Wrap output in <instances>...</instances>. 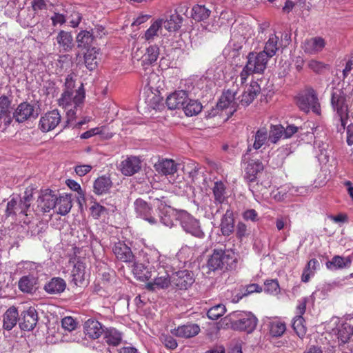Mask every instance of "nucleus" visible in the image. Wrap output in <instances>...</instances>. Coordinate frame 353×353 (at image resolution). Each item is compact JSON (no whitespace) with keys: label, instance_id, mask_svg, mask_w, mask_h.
<instances>
[{"label":"nucleus","instance_id":"c03bdc74","mask_svg":"<svg viewBox=\"0 0 353 353\" xmlns=\"http://www.w3.org/2000/svg\"><path fill=\"white\" fill-rule=\"evenodd\" d=\"M94 37L87 30H82L77 36V42L79 48H88L92 44Z\"/></svg>","mask_w":353,"mask_h":353},{"label":"nucleus","instance_id":"2f4dec72","mask_svg":"<svg viewBox=\"0 0 353 353\" xmlns=\"http://www.w3.org/2000/svg\"><path fill=\"white\" fill-rule=\"evenodd\" d=\"M352 263V259L350 256L343 257L336 255L332 257L331 261L326 263V268L330 270H336L350 268Z\"/></svg>","mask_w":353,"mask_h":353},{"label":"nucleus","instance_id":"603ef678","mask_svg":"<svg viewBox=\"0 0 353 353\" xmlns=\"http://www.w3.org/2000/svg\"><path fill=\"white\" fill-rule=\"evenodd\" d=\"M163 25V19L155 21L145 33V39L148 41L154 39L155 36L158 35V32Z\"/></svg>","mask_w":353,"mask_h":353},{"label":"nucleus","instance_id":"4d7b16f0","mask_svg":"<svg viewBox=\"0 0 353 353\" xmlns=\"http://www.w3.org/2000/svg\"><path fill=\"white\" fill-rule=\"evenodd\" d=\"M144 79L150 89H154L157 87L160 78L156 72H151L144 77Z\"/></svg>","mask_w":353,"mask_h":353},{"label":"nucleus","instance_id":"a878e982","mask_svg":"<svg viewBox=\"0 0 353 353\" xmlns=\"http://www.w3.org/2000/svg\"><path fill=\"white\" fill-rule=\"evenodd\" d=\"M66 285L64 279L60 277H54L44 285L43 290L48 294L58 295L65 291Z\"/></svg>","mask_w":353,"mask_h":353},{"label":"nucleus","instance_id":"423d86ee","mask_svg":"<svg viewBox=\"0 0 353 353\" xmlns=\"http://www.w3.org/2000/svg\"><path fill=\"white\" fill-rule=\"evenodd\" d=\"M296 104L302 111L310 112L312 110L314 113L320 114V104L315 91L313 89L307 90L296 97Z\"/></svg>","mask_w":353,"mask_h":353},{"label":"nucleus","instance_id":"79ce46f5","mask_svg":"<svg viewBox=\"0 0 353 353\" xmlns=\"http://www.w3.org/2000/svg\"><path fill=\"white\" fill-rule=\"evenodd\" d=\"M202 105L197 100L190 99L188 98L187 102L183 107L185 115L192 117L198 114L202 110Z\"/></svg>","mask_w":353,"mask_h":353},{"label":"nucleus","instance_id":"a19ab883","mask_svg":"<svg viewBox=\"0 0 353 353\" xmlns=\"http://www.w3.org/2000/svg\"><path fill=\"white\" fill-rule=\"evenodd\" d=\"M56 208L57 212L61 215L67 214L71 210L72 201L69 195L65 194L58 197Z\"/></svg>","mask_w":353,"mask_h":353},{"label":"nucleus","instance_id":"9d476101","mask_svg":"<svg viewBox=\"0 0 353 353\" xmlns=\"http://www.w3.org/2000/svg\"><path fill=\"white\" fill-rule=\"evenodd\" d=\"M61 116L57 110L46 112L39 120V128L47 132L54 130L61 122Z\"/></svg>","mask_w":353,"mask_h":353},{"label":"nucleus","instance_id":"774afa93","mask_svg":"<svg viewBox=\"0 0 353 353\" xmlns=\"http://www.w3.org/2000/svg\"><path fill=\"white\" fill-rule=\"evenodd\" d=\"M243 218L246 221L256 222L258 221V213L254 209H249L243 213Z\"/></svg>","mask_w":353,"mask_h":353},{"label":"nucleus","instance_id":"393cba45","mask_svg":"<svg viewBox=\"0 0 353 353\" xmlns=\"http://www.w3.org/2000/svg\"><path fill=\"white\" fill-rule=\"evenodd\" d=\"M236 90L234 88L228 89L221 95L218 105L221 109L231 108L234 110L240 105L239 99H236Z\"/></svg>","mask_w":353,"mask_h":353},{"label":"nucleus","instance_id":"49530a36","mask_svg":"<svg viewBox=\"0 0 353 353\" xmlns=\"http://www.w3.org/2000/svg\"><path fill=\"white\" fill-rule=\"evenodd\" d=\"M162 207L159 206V220L161 223L168 227H172L174 225L173 218L171 214L172 210L166 205L161 204Z\"/></svg>","mask_w":353,"mask_h":353},{"label":"nucleus","instance_id":"5fc2aeb1","mask_svg":"<svg viewBox=\"0 0 353 353\" xmlns=\"http://www.w3.org/2000/svg\"><path fill=\"white\" fill-rule=\"evenodd\" d=\"M275 225L279 231L285 229L290 230L291 227V220L288 216L280 215L276 218Z\"/></svg>","mask_w":353,"mask_h":353},{"label":"nucleus","instance_id":"338daca9","mask_svg":"<svg viewBox=\"0 0 353 353\" xmlns=\"http://www.w3.org/2000/svg\"><path fill=\"white\" fill-rule=\"evenodd\" d=\"M50 19L53 26H56L57 25H63L66 21L65 16L59 12H54V14L51 17Z\"/></svg>","mask_w":353,"mask_h":353},{"label":"nucleus","instance_id":"7ed1b4c3","mask_svg":"<svg viewBox=\"0 0 353 353\" xmlns=\"http://www.w3.org/2000/svg\"><path fill=\"white\" fill-rule=\"evenodd\" d=\"M331 105L335 112V117L341 123V126L337 128V131L342 132L345 129L349 119V108L347 103L346 94L341 89L332 90Z\"/></svg>","mask_w":353,"mask_h":353},{"label":"nucleus","instance_id":"5701e85b","mask_svg":"<svg viewBox=\"0 0 353 353\" xmlns=\"http://www.w3.org/2000/svg\"><path fill=\"white\" fill-rule=\"evenodd\" d=\"M119 168L122 174L132 176L141 169V161L136 157H130L121 162Z\"/></svg>","mask_w":353,"mask_h":353},{"label":"nucleus","instance_id":"6ab92c4d","mask_svg":"<svg viewBox=\"0 0 353 353\" xmlns=\"http://www.w3.org/2000/svg\"><path fill=\"white\" fill-rule=\"evenodd\" d=\"M38 321V314L34 307H29L21 313L20 327L23 330H32Z\"/></svg>","mask_w":353,"mask_h":353},{"label":"nucleus","instance_id":"4be33fe9","mask_svg":"<svg viewBox=\"0 0 353 353\" xmlns=\"http://www.w3.org/2000/svg\"><path fill=\"white\" fill-rule=\"evenodd\" d=\"M264 169L263 164L259 160H251L245 168L246 180L250 182H255L262 174Z\"/></svg>","mask_w":353,"mask_h":353},{"label":"nucleus","instance_id":"a211bd4d","mask_svg":"<svg viewBox=\"0 0 353 353\" xmlns=\"http://www.w3.org/2000/svg\"><path fill=\"white\" fill-rule=\"evenodd\" d=\"M261 87L256 81H252L250 85H246L239 99V103L243 106L250 105L260 93Z\"/></svg>","mask_w":353,"mask_h":353},{"label":"nucleus","instance_id":"8fccbe9b","mask_svg":"<svg viewBox=\"0 0 353 353\" xmlns=\"http://www.w3.org/2000/svg\"><path fill=\"white\" fill-rule=\"evenodd\" d=\"M214 200L216 203L221 204L225 200V186L221 181H216L212 188Z\"/></svg>","mask_w":353,"mask_h":353},{"label":"nucleus","instance_id":"7c9ffc66","mask_svg":"<svg viewBox=\"0 0 353 353\" xmlns=\"http://www.w3.org/2000/svg\"><path fill=\"white\" fill-rule=\"evenodd\" d=\"M72 281L77 286L85 283V265L83 263L77 261L72 270Z\"/></svg>","mask_w":353,"mask_h":353},{"label":"nucleus","instance_id":"58836bf2","mask_svg":"<svg viewBox=\"0 0 353 353\" xmlns=\"http://www.w3.org/2000/svg\"><path fill=\"white\" fill-rule=\"evenodd\" d=\"M23 205L19 201H17L15 199H12L7 203V207L6 210V215L7 216H12L17 215H25L27 216L28 210H21Z\"/></svg>","mask_w":353,"mask_h":353},{"label":"nucleus","instance_id":"1a4fd4ad","mask_svg":"<svg viewBox=\"0 0 353 353\" xmlns=\"http://www.w3.org/2000/svg\"><path fill=\"white\" fill-rule=\"evenodd\" d=\"M58 196L54 192L49 189L41 190L40 194L37 199L38 207L43 212H48L51 210L56 208Z\"/></svg>","mask_w":353,"mask_h":353},{"label":"nucleus","instance_id":"37998d69","mask_svg":"<svg viewBox=\"0 0 353 353\" xmlns=\"http://www.w3.org/2000/svg\"><path fill=\"white\" fill-rule=\"evenodd\" d=\"M112 185V182L109 177H99L94 183V190L97 194H102L109 190Z\"/></svg>","mask_w":353,"mask_h":353},{"label":"nucleus","instance_id":"de8ad7c7","mask_svg":"<svg viewBox=\"0 0 353 353\" xmlns=\"http://www.w3.org/2000/svg\"><path fill=\"white\" fill-rule=\"evenodd\" d=\"M284 127L281 125H271L268 131L269 141L276 144L283 135Z\"/></svg>","mask_w":353,"mask_h":353},{"label":"nucleus","instance_id":"473e14b6","mask_svg":"<svg viewBox=\"0 0 353 353\" xmlns=\"http://www.w3.org/2000/svg\"><path fill=\"white\" fill-rule=\"evenodd\" d=\"M19 320V314L17 308L11 307L3 314V327L5 330L10 331L17 325Z\"/></svg>","mask_w":353,"mask_h":353},{"label":"nucleus","instance_id":"ddd939ff","mask_svg":"<svg viewBox=\"0 0 353 353\" xmlns=\"http://www.w3.org/2000/svg\"><path fill=\"white\" fill-rule=\"evenodd\" d=\"M112 252L116 258L125 263H134V256L132 254L131 248L128 247L124 242L119 241L114 243Z\"/></svg>","mask_w":353,"mask_h":353},{"label":"nucleus","instance_id":"c85d7f7f","mask_svg":"<svg viewBox=\"0 0 353 353\" xmlns=\"http://www.w3.org/2000/svg\"><path fill=\"white\" fill-rule=\"evenodd\" d=\"M267 326L272 337H280L286 330L285 323L278 318L269 319Z\"/></svg>","mask_w":353,"mask_h":353},{"label":"nucleus","instance_id":"69168bd1","mask_svg":"<svg viewBox=\"0 0 353 353\" xmlns=\"http://www.w3.org/2000/svg\"><path fill=\"white\" fill-rule=\"evenodd\" d=\"M279 288L277 280H267L265 282L264 290L268 293H275Z\"/></svg>","mask_w":353,"mask_h":353},{"label":"nucleus","instance_id":"09e8293b","mask_svg":"<svg viewBox=\"0 0 353 353\" xmlns=\"http://www.w3.org/2000/svg\"><path fill=\"white\" fill-rule=\"evenodd\" d=\"M159 48L157 45H151L146 49V52L143 56V62L152 64L156 62L159 56Z\"/></svg>","mask_w":353,"mask_h":353},{"label":"nucleus","instance_id":"39448f33","mask_svg":"<svg viewBox=\"0 0 353 353\" xmlns=\"http://www.w3.org/2000/svg\"><path fill=\"white\" fill-rule=\"evenodd\" d=\"M176 219L186 233L198 239L205 237V233L201 228L199 221L186 211L179 212Z\"/></svg>","mask_w":353,"mask_h":353},{"label":"nucleus","instance_id":"680f3d73","mask_svg":"<svg viewBox=\"0 0 353 353\" xmlns=\"http://www.w3.org/2000/svg\"><path fill=\"white\" fill-rule=\"evenodd\" d=\"M250 234L247 225L243 222H239L236 228V236L237 239L242 240Z\"/></svg>","mask_w":353,"mask_h":353},{"label":"nucleus","instance_id":"aec40b11","mask_svg":"<svg viewBox=\"0 0 353 353\" xmlns=\"http://www.w3.org/2000/svg\"><path fill=\"white\" fill-rule=\"evenodd\" d=\"M188 93L185 90H178L170 94L166 99V105L170 110L183 108L188 100Z\"/></svg>","mask_w":353,"mask_h":353},{"label":"nucleus","instance_id":"6e6d98bb","mask_svg":"<svg viewBox=\"0 0 353 353\" xmlns=\"http://www.w3.org/2000/svg\"><path fill=\"white\" fill-rule=\"evenodd\" d=\"M33 200V190L32 189H26L24 192L23 196L20 199L19 201L23 205L22 211L28 210L30 207L31 203Z\"/></svg>","mask_w":353,"mask_h":353},{"label":"nucleus","instance_id":"a18cd8bd","mask_svg":"<svg viewBox=\"0 0 353 353\" xmlns=\"http://www.w3.org/2000/svg\"><path fill=\"white\" fill-rule=\"evenodd\" d=\"M319 265V262L316 259L310 260L303 271L301 281L304 283L309 281L310 277L314 275Z\"/></svg>","mask_w":353,"mask_h":353},{"label":"nucleus","instance_id":"f257e3e1","mask_svg":"<svg viewBox=\"0 0 353 353\" xmlns=\"http://www.w3.org/2000/svg\"><path fill=\"white\" fill-rule=\"evenodd\" d=\"M165 261V256H161L157 250L150 249L143 252L142 263H134L132 272L142 281L154 277V281L146 285L150 290H154L155 287L166 288L170 283V278Z\"/></svg>","mask_w":353,"mask_h":353},{"label":"nucleus","instance_id":"13d9d810","mask_svg":"<svg viewBox=\"0 0 353 353\" xmlns=\"http://www.w3.org/2000/svg\"><path fill=\"white\" fill-rule=\"evenodd\" d=\"M160 340L166 348L170 350H174L177 347L176 341L170 335L162 334Z\"/></svg>","mask_w":353,"mask_h":353},{"label":"nucleus","instance_id":"c756f323","mask_svg":"<svg viewBox=\"0 0 353 353\" xmlns=\"http://www.w3.org/2000/svg\"><path fill=\"white\" fill-rule=\"evenodd\" d=\"M56 40L60 50L69 52L73 47V37L70 32L61 30L59 32Z\"/></svg>","mask_w":353,"mask_h":353},{"label":"nucleus","instance_id":"052dcab7","mask_svg":"<svg viewBox=\"0 0 353 353\" xmlns=\"http://www.w3.org/2000/svg\"><path fill=\"white\" fill-rule=\"evenodd\" d=\"M10 101L6 96L0 97V119L7 115L9 112Z\"/></svg>","mask_w":353,"mask_h":353},{"label":"nucleus","instance_id":"20e7f679","mask_svg":"<svg viewBox=\"0 0 353 353\" xmlns=\"http://www.w3.org/2000/svg\"><path fill=\"white\" fill-rule=\"evenodd\" d=\"M237 256L232 250L214 249L208 261V266L211 270H229L236 268Z\"/></svg>","mask_w":353,"mask_h":353},{"label":"nucleus","instance_id":"dca6fc26","mask_svg":"<svg viewBox=\"0 0 353 353\" xmlns=\"http://www.w3.org/2000/svg\"><path fill=\"white\" fill-rule=\"evenodd\" d=\"M103 325L94 319H89L83 324L85 335L92 340L98 339L104 332Z\"/></svg>","mask_w":353,"mask_h":353},{"label":"nucleus","instance_id":"72a5a7b5","mask_svg":"<svg viewBox=\"0 0 353 353\" xmlns=\"http://www.w3.org/2000/svg\"><path fill=\"white\" fill-rule=\"evenodd\" d=\"M234 223L233 212L228 209L223 214L220 225L223 235L229 236L234 232Z\"/></svg>","mask_w":353,"mask_h":353},{"label":"nucleus","instance_id":"864d4df0","mask_svg":"<svg viewBox=\"0 0 353 353\" xmlns=\"http://www.w3.org/2000/svg\"><path fill=\"white\" fill-rule=\"evenodd\" d=\"M226 311L225 306L223 304L216 305L208 311L207 315L209 319L216 320L222 316Z\"/></svg>","mask_w":353,"mask_h":353},{"label":"nucleus","instance_id":"412c9836","mask_svg":"<svg viewBox=\"0 0 353 353\" xmlns=\"http://www.w3.org/2000/svg\"><path fill=\"white\" fill-rule=\"evenodd\" d=\"M194 280L192 274L188 270L179 271L173 276L172 282L179 290H186Z\"/></svg>","mask_w":353,"mask_h":353},{"label":"nucleus","instance_id":"f8f14e48","mask_svg":"<svg viewBox=\"0 0 353 353\" xmlns=\"http://www.w3.org/2000/svg\"><path fill=\"white\" fill-rule=\"evenodd\" d=\"M337 321L336 327L332 329V333L336 336L339 344L344 345L348 343L353 336V326L338 319Z\"/></svg>","mask_w":353,"mask_h":353},{"label":"nucleus","instance_id":"6e6552de","mask_svg":"<svg viewBox=\"0 0 353 353\" xmlns=\"http://www.w3.org/2000/svg\"><path fill=\"white\" fill-rule=\"evenodd\" d=\"M246 69L256 74H262L267 68L269 57L261 51L259 52H251L248 54Z\"/></svg>","mask_w":353,"mask_h":353},{"label":"nucleus","instance_id":"f3484780","mask_svg":"<svg viewBox=\"0 0 353 353\" xmlns=\"http://www.w3.org/2000/svg\"><path fill=\"white\" fill-rule=\"evenodd\" d=\"M200 332V327L196 323H188L171 330L174 336L179 338L189 339L196 336Z\"/></svg>","mask_w":353,"mask_h":353},{"label":"nucleus","instance_id":"3c124183","mask_svg":"<svg viewBox=\"0 0 353 353\" xmlns=\"http://www.w3.org/2000/svg\"><path fill=\"white\" fill-rule=\"evenodd\" d=\"M304 323L305 320L301 315H297L296 316H295L292 322V327L296 334L301 339H303L306 334L307 328Z\"/></svg>","mask_w":353,"mask_h":353},{"label":"nucleus","instance_id":"0eeeda50","mask_svg":"<svg viewBox=\"0 0 353 353\" xmlns=\"http://www.w3.org/2000/svg\"><path fill=\"white\" fill-rule=\"evenodd\" d=\"M85 99V92L81 84L75 92L63 91L59 99V105L64 109L74 107L77 109L83 103Z\"/></svg>","mask_w":353,"mask_h":353},{"label":"nucleus","instance_id":"f704fd0d","mask_svg":"<svg viewBox=\"0 0 353 353\" xmlns=\"http://www.w3.org/2000/svg\"><path fill=\"white\" fill-rule=\"evenodd\" d=\"M37 279L32 275L22 276L19 281V288L26 293L32 294L37 290Z\"/></svg>","mask_w":353,"mask_h":353},{"label":"nucleus","instance_id":"4c0bfd02","mask_svg":"<svg viewBox=\"0 0 353 353\" xmlns=\"http://www.w3.org/2000/svg\"><path fill=\"white\" fill-rule=\"evenodd\" d=\"M211 10L203 5L196 4L192 8V18L198 22L206 21L210 16Z\"/></svg>","mask_w":353,"mask_h":353},{"label":"nucleus","instance_id":"4468645a","mask_svg":"<svg viewBox=\"0 0 353 353\" xmlns=\"http://www.w3.org/2000/svg\"><path fill=\"white\" fill-rule=\"evenodd\" d=\"M325 41L321 37L306 39L301 45L305 53L308 54H316L321 52L325 46Z\"/></svg>","mask_w":353,"mask_h":353},{"label":"nucleus","instance_id":"e433bc0d","mask_svg":"<svg viewBox=\"0 0 353 353\" xmlns=\"http://www.w3.org/2000/svg\"><path fill=\"white\" fill-rule=\"evenodd\" d=\"M183 21V19L180 14L173 13L170 15L169 19L166 20L163 19L162 26L169 32H175L181 27Z\"/></svg>","mask_w":353,"mask_h":353},{"label":"nucleus","instance_id":"b1692460","mask_svg":"<svg viewBox=\"0 0 353 353\" xmlns=\"http://www.w3.org/2000/svg\"><path fill=\"white\" fill-rule=\"evenodd\" d=\"M253 139L252 144L248 142L245 155L248 154L252 149L256 150L260 149L269 141L268 129L265 127L259 128L254 133Z\"/></svg>","mask_w":353,"mask_h":353},{"label":"nucleus","instance_id":"2eb2a0df","mask_svg":"<svg viewBox=\"0 0 353 353\" xmlns=\"http://www.w3.org/2000/svg\"><path fill=\"white\" fill-rule=\"evenodd\" d=\"M134 209L138 216L148 221L150 224L157 223V219L153 216V210L151 206L141 199H137L134 201Z\"/></svg>","mask_w":353,"mask_h":353},{"label":"nucleus","instance_id":"0e129e2a","mask_svg":"<svg viewBox=\"0 0 353 353\" xmlns=\"http://www.w3.org/2000/svg\"><path fill=\"white\" fill-rule=\"evenodd\" d=\"M90 210L92 217L96 219L100 218L104 213L106 212V209L103 206L97 203L92 205Z\"/></svg>","mask_w":353,"mask_h":353},{"label":"nucleus","instance_id":"bb28decb","mask_svg":"<svg viewBox=\"0 0 353 353\" xmlns=\"http://www.w3.org/2000/svg\"><path fill=\"white\" fill-rule=\"evenodd\" d=\"M157 172L164 175H171L176 172L178 163L174 160L163 159L159 160L154 165Z\"/></svg>","mask_w":353,"mask_h":353},{"label":"nucleus","instance_id":"9b49d317","mask_svg":"<svg viewBox=\"0 0 353 353\" xmlns=\"http://www.w3.org/2000/svg\"><path fill=\"white\" fill-rule=\"evenodd\" d=\"M38 116L35 106L28 102L21 103L16 108L13 117L19 123L36 118Z\"/></svg>","mask_w":353,"mask_h":353},{"label":"nucleus","instance_id":"f03ea898","mask_svg":"<svg viewBox=\"0 0 353 353\" xmlns=\"http://www.w3.org/2000/svg\"><path fill=\"white\" fill-rule=\"evenodd\" d=\"M224 320L227 325L235 331L252 333L256 328L258 319L250 312L234 311L227 315Z\"/></svg>","mask_w":353,"mask_h":353},{"label":"nucleus","instance_id":"ea45409f","mask_svg":"<svg viewBox=\"0 0 353 353\" xmlns=\"http://www.w3.org/2000/svg\"><path fill=\"white\" fill-rule=\"evenodd\" d=\"M84 58L85 66L90 70H94L100 60V58L99 57V52L94 48L88 49L87 52L85 54Z\"/></svg>","mask_w":353,"mask_h":353},{"label":"nucleus","instance_id":"e2e57ef3","mask_svg":"<svg viewBox=\"0 0 353 353\" xmlns=\"http://www.w3.org/2000/svg\"><path fill=\"white\" fill-rule=\"evenodd\" d=\"M75 75L72 73L67 75L65 79L64 91L75 92Z\"/></svg>","mask_w":353,"mask_h":353},{"label":"nucleus","instance_id":"cd10ccee","mask_svg":"<svg viewBox=\"0 0 353 353\" xmlns=\"http://www.w3.org/2000/svg\"><path fill=\"white\" fill-rule=\"evenodd\" d=\"M281 45V41L279 37L275 33H271L265 42L263 50L261 52L270 59L276 54Z\"/></svg>","mask_w":353,"mask_h":353},{"label":"nucleus","instance_id":"bf43d9fd","mask_svg":"<svg viewBox=\"0 0 353 353\" xmlns=\"http://www.w3.org/2000/svg\"><path fill=\"white\" fill-rule=\"evenodd\" d=\"M61 325L64 330L71 332L76 329L77 323L72 316H65L61 320Z\"/></svg>","mask_w":353,"mask_h":353},{"label":"nucleus","instance_id":"c9c22d12","mask_svg":"<svg viewBox=\"0 0 353 353\" xmlns=\"http://www.w3.org/2000/svg\"><path fill=\"white\" fill-rule=\"evenodd\" d=\"M103 336L107 344L118 346L122 341L123 334L114 327H108L104 330Z\"/></svg>","mask_w":353,"mask_h":353}]
</instances>
